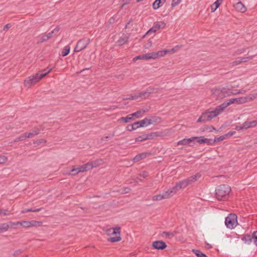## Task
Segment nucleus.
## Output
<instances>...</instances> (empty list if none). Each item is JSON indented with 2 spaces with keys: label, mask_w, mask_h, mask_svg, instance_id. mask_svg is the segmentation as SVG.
Here are the masks:
<instances>
[{
  "label": "nucleus",
  "mask_w": 257,
  "mask_h": 257,
  "mask_svg": "<svg viewBox=\"0 0 257 257\" xmlns=\"http://www.w3.org/2000/svg\"><path fill=\"white\" fill-rule=\"evenodd\" d=\"M153 247L156 249H163L167 246L166 243L162 240L155 241L152 243Z\"/></svg>",
  "instance_id": "1a4fd4ad"
},
{
  "label": "nucleus",
  "mask_w": 257,
  "mask_h": 257,
  "mask_svg": "<svg viewBox=\"0 0 257 257\" xmlns=\"http://www.w3.org/2000/svg\"><path fill=\"white\" fill-rule=\"evenodd\" d=\"M128 39V36L126 35H123L119 38L117 42L119 45H122L127 42Z\"/></svg>",
  "instance_id": "7c9ffc66"
},
{
  "label": "nucleus",
  "mask_w": 257,
  "mask_h": 257,
  "mask_svg": "<svg viewBox=\"0 0 257 257\" xmlns=\"http://www.w3.org/2000/svg\"><path fill=\"white\" fill-rule=\"evenodd\" d=\"M211 91L213 94L215 95H218L220 94H222L223 95L221 97H225L226 96V94L227 95L229 96L230 94H228V91L225 89V88H222V89H218V88H213L211 90Z\"/></svg>",
  "instance_id": "9d476101"
},
{
  "label": "nucleus",
  "mask_w": 257,
  "mask_h": 257,
  "mask_svg": "<svg viewBox=\"0 0 257 257\" xmlns=\"http://www.w3.org/2000/svg\"><path fill=\"white\" fill-rule=\"evenodd\" d=\"M179 191L178 188L176 187V185H175L174 186L172 187L171 188L169 189L165 192L166 193L167 196H168V198L174 196Z\"/></svg>",
  "instance_id": "2eb2a0df"
},
{
  "label": "nucleus",
  "mask_w": 257,
  "mask_h": 257,
  "mask_svg": "<svg viewBox=\"0 0 257 257\" xmlns=\"http://www.w3.org/2000/svg\"><path fill=\"white\" fill-rule=\"evenodd\" d=\"M106 233L108 235H114L120 234V227L117 226L113 228H110L106 230Z\"/></svg>",
  "instance_id": "4468645a"
},
{
  "label": "nucleus",
  "mask_w": 257,
  "mask_h": 257,
  "mask_svg": "<svg viewBox=\"0 0 257 257\" xmlns=\"http://www.w3.org/2000/svg\"><path fill=\"white\" fill-rule=\"evenodd\" d=\"M126 130L128 131H132L134 130V128L133 127V124H131L128 125L126 127Z\"/></svg>",
  "instance_id": "680f3d73"
},
{
  "label": "nucleus",
  "mask_w": 257,
  "mask_h": 257,
  "mask_svg": "<svg viewBox=\"0 0 257 257\" xmlns=\"http://www.w3.org/2000/svg\"><path fill=\"white\" fill-rule=\"evenodd\" d=\"M252 239V235L251 236L249 234H246L243 235L241 237V240L245 243L247 244H250Z\"/></svg>",
  "instance_id": "393cba45"
},
{
  "label": "nucleus",
  "mask_w": 257,
  "mask_h": 257,
  "mask_svg": "<svg viewBox=\"0 0 257 257\" xmlns=\"http://www.w3.org/2000/svg\"><path fill=\"white\" fill-rule=\"evenodd\" d=\"M77 168L76 166H73L72 169L71 170L70 172L68 174L69 175H73L75 176L78 174L77 173Z\"/></svg>",
  "instance_id": "ea45409f"
},
{
  "label": "nucleus",
  "mask_w": 257,
  "mask_h": 257,
  "mask_svg": "<svg viewBox=\"0 0 257 257\" xmlns=\"http://www.w3.org/2000/svg\"><path fill=\"white\" fill-rule=\"evenodd\" d=\"M254 58V56H249L246 57H239L241 62L242 63H246L251 60H252Z\"/></svg>",
  "instance_id": "4c0bfd02"
},
{
  "label": "nucleus",
  "mask_w": 257,
  "mask_h": 257,
  "mask_svg": "<svg viewBox=\"0 0 257 257\" xmlns=\"http://www.w3.org/2000/svg\"><path fill=\"white\" fill-rule=\"evenodd\" d=\"M8 161V157L5 156H0V164H4Z\"/></svg>",
  "instance_id": "de8ad7c7"
},
{
  "label": "nucleus",
  "mask_w": 257,
  "mask_h": 257,
  "mask_svg": "<svg viewBox=\"0 0 257 257\" xmlns=\"http://www.w3.org/2000/svg\"><path fill=\"white\" fill-rule=\"evenodd\" d=\"M9 227V224L7 223L0 224V230L2 232L7 231Z\"/></svg>",
  "instance_id": "e433bc0d"
},
{
  "label": "nucleus",
  "mask_w": 257,
  "mask_h": 257,
  "mask_svg": "<svg viewBox=\"0 0 257 257\" xmlns=\"http://www.w3.org/2000/svg\"><path fill=\"white\" fill-rule=\"evenodd\" d=\"M142 60H149V57L148 53L142 55Z\"/></svg>",
  "instance_id": "052dcab7"
},
{
  "label": "nucleus",
  "mask_w": 257,
  "mask_h": 257,
  "mask_svg": "<svg viewBox=\"0 0 257 257\" xmlns=\"http://www.w3.org/2000/svg\"><path fill=\"white\" fill-rule=\"evenodd\" d=\"M246 97H247V99H246L247 101L249 102V101L252 100L253 99L257 98V93L253 94H250L249 96H247Z\"/></svg>",
  "instance_id": "a19ab883"
},
{
  "label": "nucleus",
  "mask_w": 257,
  "mask_h": 257,
  "mask_svg": "<svg viewBox=\"0 0 257 257\" xmlns=\"http://www.w3.org/2000/svg\"><path fill=\"white\" fill-rule=\"evenodd\" d=\"M141 177H143V178H146L148 176V173L147 172L144 171L142 173H140L139 175Z\"/></svg>",
  "instance_id": "5fc2aeb1"
},
{
  "label": "nucleus",
  "mask_w": 257,
  "mask_h": 257,
  "mask_svg": "<svg viewBox=\"0 0 257 257\" xmlns=\"http://www.w3.org/2000/svg\"><path fill=\"white\" fill-rule=\"evenodd\" d=\"M121 238L120 236V235H118L117 236L115 237H111L108 239V241L111 242H117L120 240H121Z\"/></svg>",
  "instance_id": "c9c22d12"
},
{
  "label": "nucleus",
  "mask_w": 257,
  "mask_h": 257,
  "mask_svg": "<svg viewBox=\"0 0 257 257\" xmlns=\"http://www.w3.org/2000/svg\"><path fill=\"white\" fill-rule=\"evenodd\" d=\"M208 115L206 111L205 113L202 114V115L199 117V118L197 119V122H204L207 121H209Z\"/></svg>",
  "instance_id": "4be33fe9"
},
{
  "label": "nucleus",
  "mask_w": 257,
  "mask_h": 257,
  "mask_svg": "<svg viewBox=\"0 0 257 257\" xmlns=\"http://www.w3.org/2000/svg\"><path fill=\"white\" fill-rule=\"evenodd\" d=\"M0 214H2L4 216H8L11 214V211L8 210H3L0 209Z\"/></svg>",
  "instance_id": "c03bdc74"
},
{
  "label": "nucleus",
  "mask_w": 257,
  "mask_h": 257,
  "mask_svg": "<svg viewBox=\"0 0 257 257\" xmlns=\"http://www.w3.org/2000/svg\"><path fill=\"white\" fill-rule=\"evenodd\" d=\"M246 51V48H243L241 49H239L235 52V54L236 55H240L244 52H245Z\"/></svg>",
  "instance_id": "3c124183"
},
{
  "label": "nucleus",
  "mask_w": 257,
  "mask_h": 257,
  "mask_svg": "<svg viewBox=\"0 0 257 257\" xmlns=\"http://www.w3.org/2000/svg\"><path fill=\"white\" fill-rule=\"evenodd\" d=\"M155 29H154V28L152 27L147 33V34H149L151 33H155L157 32L156 31H155Z\"/></svg>",
  "instance_id": "774afa93"
},
{
  "label": "nucleus",
  "mask_w": 257,
  "mask_h": 257,
  "mask_svg": "<svg viewBox=\"0 0 257 257\" xmlns=\"http://www.w3.org/2000/svg\"><path fill=\"white\" fill-rule=\"evenodd\" d=\"M138 60H142V55L137 56L133 58V61H136Z\"/></svg>",
  "instance_id": "0e129e2a"
},
{
  "label": "nucleus",
  "mask_w": 257,
  "mask_h": 257,
  "mask_svg": "<svg viewBox=\"0 0 257 257\" xmlns=\"http://www.w3.org/2000/svg\"><path fill=\"white\" fill-rule=\"evenodd\" d=\"M133 116L132 115V114H130L127 115L126 117H120L118 120V121H123L125 123H127V122H128L129 121H130V120L133 119Z\"/></svg>",
  "instance_id": "473e14b6"
},
{
  "label": "nucleus",
  "mask_w": 257,
  "mask_h": 257,
  "mask_svg": "<svg viewBox=\"0 0 257 257\" xmlns=\"http://www.w3.org/2000/svg\"><path fill=\"white\" fill-rule=\"evenodd\" d=\"M11 27V25L10 24H6L3 29L4 31H7L8 29L10 28Z\"/></svg>",
  "instance_id": "e2e57ef3"
},
{
  "label": "nucleus",
  "mask_w": 257,
  "mask_h": 257,
  "mask_svg": "<svg viewBox=\"0 0 257 257\" xmlns=\"http://www.w3.org/2000/svg\"><path fill=\"white\" fill-rule=\"evenodd\" d=\"M245 92V90L242 91V90H236L235 92H231V94L235 95V94H241V93H244Z\"/></svg>",
  "instance_id": "4d7b16f0"
},
{
  "label": "nucleus",
  "mask_w": 257,
  "mask_h": 257,
  "mask_svg": "<svg viewBox=\"0 0 257 257\" xmlns=\"http://www.w3.org/2000/svg\"><path fill=\"white\" fill-rule=\"evenodd\" d=\"M233 103H235V99L234 98L229 99L227 101L224 102L223 103H222V104H221L219 105L220 107L221 108L220 110H222V111H223V110L226 107H227L229 105H230L231 104H233Z\"/></svg>",
  "instance_id": "6ab92c4d"
},
{
  "label": "nucleus",
  "mask_w": 257,
  "mask_h": 257,
  "mask_svg": "<svg viewBox=\"0 0 257 257\" xmlns=\"http://www.w3.org/2000/svg\"><path fill=\"white\" fill-rule=\"evenodd\" d=\"M90 39L88 38H83L79 40L74 48V52H78L84 49L89 44Z\"/></svg>",
  "instance_id": "423d86ee"
},
{
  "label": "nucleus",
  "mask_w": 257,
  "mask_h": 257,
  "mask_svg": "<svg viewBox=\"0 0 257 257\" xmlns=\"http://www.w3.org/2000/svg\"><path fill=\"white\" fill-rule=\"evenodd\" d=\"M241 63V61H240V59L239 58H237L236 60L233 61L232 62H231L230 63V64L232 66H237L238 65H239Z\"/></svg>",
  "instance_id": "a18cd8bd"
},
{
  "label": "nucleus",
  "mask_w": 257,
  "mask_h": 257,
  "mask_svg": "<svg viewBox=\"0 0 257 257\" xmlns=\"http://www.w3.org/2000/svg\"><path fill=\"white\" fill-rule=\"evenodd\" d=\"M11 223L13 225H20L21 226H23V221H17V222H11Z\"/></svg>",
  "instance_id": "bf43d9fd"
},
{
  "label": "nucleus",
  "mask_w": 257,
  "mask_h": 257,
  "mask_svg": "<svg viewBox=\"0 0 257 257\" xmlns=\"http://www.w3.org/2000/svg\"><path fill=\"white\" fill-rule=\"evenodd\" d=\"M188 144L187 142V139H184L178 142V145H186Z\"/></svg>",
  "instance_id": "8fccbe9b"
},
{
  "label": "nucleus",
  "mask_w": 257,
  "mask_h": 257,
  "mask_svg": "<svg viewBox=\"0 0 257 257\" xmlns=\"http://www.w3.org/2000/svg\"><path fill=\"white\" fill-rule=\"evenodd\" d=\"M151 135L148 134H144L141 136H139L138 137L135 139L136 142H142L144 141L147 140L150 138Z\"/></svg>",
  "instance_id": "bb28decb"
},
{
  "label": "nucleus",
  "mask_w": 257,
  "mask_h": 257,
  "mask_svg": "<svg viewBox=\"0 0 257 257\" xmlns=\"http://www.w3.org/2000/svg\"><path fill=\"white\" fill-rule=\"evenodd\" d=\"M223 0H216L211 6V12H214L219 7Z\"/></svg>",
  "instance_id": "cd10ccee"
},
{
  "label": "nucleus",
  "mask_w": 257,
  "mask_h": 257,
  "mask_svg": "<svg viewBox=\"0 0 257 257\" xmlns=\"http://www.w3.org/2000/svg\"><path fill=\"white\" fill-rule=\"evenodd\" d=\"M41 210H42L41 208H37L36 209H33L32 208L25 209L22 211V213H24L30 212H37L40 211Z\"/></svg>",
  "instance_id": "58836bf2"
},
{
  "label": "nucleus",
  "mask_w": 257,
  "mask_h": 257,
  "mask_svg": "<svg viewBox=\"0 0 257 257\" xmlns=\"http://www.w3.org/2000/svg\"><path fill=\"white\" fill-rule=\"evenodd\" d=\"M70 47L69 45H66L63 49L61 55L62 56L65 57L67 56L70 52Z\"/></svg>",
  "instance_id": "72a5a7b5"
},
{
  "label": "nucleus",
  "mask_w": 257,
  "mask_h": 257,
  "mask_svg": "<svg viewBox=\"0 0 257 257\" xmlns=\"http://www.w3.org/2000/svg\"><path fill=\"white\" fill-rule=\"evenodd\" d=\"M201 177V175L199 173H196V174L188 178L185 179L188 185L192 184V183L196 182Z\"/></svg>",
  "instance_id": "ddd939ff"
},
{
  "label": "nucleus",
  "mask_w": 257,
  "mask_h": 257,
  "mask_svg": "<svg viewBox=\"0 0 257 257\" xmlns=\"http://www.w3.org/2000/svg\"><path fill=\"white\" fill-rule=\"evenodd\" d=\"M52 68H50L48 70L47 69H44V70H43V72L42 73H46V75L49 73H50L52 71Z\"/></svg>",
  "instance_id": "69168bd1"
},
{
  "label": "nucleus",
  "mask_w": 257,
  "mask_h": 257,
  "mask_svg": "<svg viewBox=\"0 0 257 257\" xmlns=\"http://www.w3.org/2000/svg\"><path fill=\"white\" fill-rule=\"evenodd\" d=\"M175 185H176V187L178 188L179 191L182 189L186 188L188 186L187 182H186L185 179L176 183Z\"/></svg>",
  "instance_id": "aec40b11"
},
{
  "label": "nucleus",
  "mask_w": 257,
  "mask_h": 257,
  "mask_svg": "<svg viewBox=\"0 0 257 257\" xmlns=\"http://www.w3.org/2000/svg\"><path fill=\"white\" fill-rule=\"evenodd\" d=\"M160 118L156 116H151L150 118H145L144 119L138 121L139 126L140 127H146L151 124H153L158 122V120H160Z\"/></svg>",
  "instance_id": "39448f33"
},
{
  "label": "nucleus",
  "mask_w": 257,
  "mask_h": 257,
  "mask_svg": "<svg viewBox=\"0 0 257 257\" xmlns=\"http://www.w3.org/2000/svg\"><path fill=\"white\" fill-rule=\"evenodd\" d=\"M252 239L253 243L257 246V230L253 232L252 234Z\"/></svg>",
  "instance_id": "49530a36"
},
{
  "label": "nucleus",
  "mask_w": 257,
  "mask_h": 257,
  "mask_svg": "<svg viewBox=\"0 0 257 257\" xmlns=\"http://www.w3.org/2000/svg\"><path fill=\"white\" fill-rule=\"evenodd\" d=\"M148 110L141 109L137 111L136 112L132 114L133 116H135L137 118H139L142 117L144 115V114Z\"/></svg>",
  "instance_id": "c85d7f7f"
},
{
  "label": "nucleus",
  "mask_w": 257,
  "mask_h": 257,
  "mask_svg": "<svg viewBox=\"0 0 257 257\" xmlns=\"http://www.w3.org/2000/svg\"><path fill=\"white\" fill-rule=\"evenodd\" d=\"M231 191V188L227 185H221L215 189V196L218 200H226Z\"/></svg>",
  "instance_id": "f257e3e1"
},
{
  "label": "nucleus",
  "mask_w": 257,
  "mask_h": 257,
  "mask_svg": "<svg viewBox=\"0 0 257 257\" xmlns=\"http://www.w3.org/2000/svg\"><path fill=\"white\" fill-rule=\"evenodd\" d=\"M195 140L200 144H208L209 143V140L206 138H204L203 137H194Z\"/></svg>",
  "instance_id": "b1692460"
},
{
  "label": "nucleus",
  "mask_w": 257,
  "mask_h": 257,
  "mask_svg": "<svg viewBox=\"0 0 257 257\" xmlns=\"http://www.w3.org/2000/svg\"><path fill=\"white\" fill-rule=\"evenodd\" d=\"M225 224L227 228H234L237 224V216L235 214H229L225 218Z\"/></svg>",
  "instance_id": "20e7f679"
},
{
  "label": "nucleus",
  "mask_w": 257,
  "mask_h": 257,
  "mask_svg": "<svg viewBox=\"0 0 257 257\" xmlns=\"http://www.w3.org/2000/svg\"><path fill=\"white\" fill-rule=\"evenodd\" d=\"M234 7L236 11L241 13H244L246 10V9L244 5L240 2L236 3L234 5Z\"/></svg>",
  "instance_id": "dca6fc26"
},
{
  "label": "nucleus",
  "mask_w": 257,
  "mask_h": 257,
  "mask_svg": "<svg viewBox=\"0 0 257 257\" xmlns=\"http://www.w3.org/2000/svg\"><path fill=\"white\" fill-rule=\"evenodd\" d=\"M166 23L163 21L156 22L154 23L153 27L155 31H158L161 29H164L165 27Z\"/></svg>",
  "instance_id": "f3484780"
},
{
  "label": "nucleus",
  "mask_w": 257,
  "mask_h": 257,
  "mask_svg": "<svg viewBox=\"0 0 257 257\" xmlns=\"http://www.w3.org/2000/svg\"><path fill=\"white\" fill-rule=\"evenodd\" d=\"M139 95H140V93H137V94H135L134 95H132L131 97L130 98V99H131L132 100L137 99L138 98H140V96Z\"/></svg>",
  "instance_id": "6e6d98bb"
},
{
  "label": "nucleus",
  "mask_w": 257,
  "mask_h": 257,
  "mask_svg": "<svg viewBox=\"0 0 257 257\" xmlns=\"http://www.w3.org/2000/svg\"><path fill=\"white\" fill-rule=\"evenodd\" d=\"M102 160H97L95 162H88L85 164L81 166H77V173H82L87 171L88 170L91 169L93 168L96 167L98 164H100L102 163Z\"/></svg>",
  "instance_id": "7ed1b4c3"
},
{
  "label": "nucleus",
  "mask_w": 257,
  "mask_h": 257,
  "mask_svg": "<svg viewBox=\"0 0 257 257\" xmlns=\"http://www.w3.org/2000/svg\"><path fill=\"white\" fill-rule=\"evenodd\" d=\"M42 225V222L35 220L23 221V226L25 227H31L33 226H41Z\"/></svg>",
  "instance_id": "6e6552de"
},
{
  "label": "nucleus",
  "mask_w": 257,
  "mask_h": 257,
  "mask_svg": "<svg viewBox=\"0 0 257 257\" xmlns=\"http://www.w3.org/2000/svg\"><path fill=\"white\" fill-rule=\"evenodd\" d=\"M150 153H142L136 156L133 159L134 162H137L140 160H142L146 158Z\"/></svg>",
  "instance_id": "a211bd4d"
},
{
  "label": "nucleus",
  "mask_w": 257,
  "mask_h": 257,
  "mask_svg": "<svg viewBox=\"0 0 257 257\" xmlns=\"http://www.w3.org/2000/svg\"><path fill=\"white\" fill-rule=\"evenodd\" d=\"M131 191V188L129 187H124L123 188V191L121 192V194H126L130 192Z\"/></svg>",
  "instance_id": "864d4df0"
},
{
  "label": "nucleus",
  "mask_w": 257,
  "mask_h": 257,
  "mask_svg": "<svg viewBox=\"0 0 257 257\" xmlns=\"http://www.w3.org/2000/svg\"><path fill=\"white\" fill-rule=\"evenodd\" d=\"M132 124H133V127L134 130H136L137 128H138L139 127H140V126H139V123L138 122V121L134 122V123H132Z\"/></svg>",
  "instance_id": "13d9d810"
},
{
  "label": "nucleus",
  "mask_w": 257,
  "mask_h": 257,
  "mask_svg": "<svg viewBox=\"0 0 257 257\" xmlns=\"http://www.w3.org/2000/svg\"><path fill=\"white\" fill-rule=\"evenodd\" d=\"M228 136V134H225L223 136H220L218 138H215L214 139V142H220L223 141V140L225 139L226 137Z\"/></svg>",
  "instance_id": "79ce46f5"
},
{
  "label": "nucleus",
  "mask_w": 257,
  "mask_h": 257,
  "mask_svg": "<svg viewBox=\"0 0 257 257\" xmlns=\"http://www.w3.org/2000/svg\"><path fill=\"white\" fill-rule=\"evenodd\" d=\"M220 106H217L214 110L212 111H207V113L208 115L209 119L211 120L212 118L215 117L219 114H220L223 111L220 110Z\"/></svg>",
  "instance_id": "0eeeda50"
},
{
  "label": "nucleus",
  "mask_w": 257,
  "mask_h": 257,
  "mask_svg": "<svg viewBox=\"0 0 257 257\" xmlns=\"http://www.w3.org/2000/svg\"><path fill=\"white\" fill-rule=\"evenodd\" d=\"M167 198H168V196H167L166 192H165L163 194H159L153 196L152 200L153 201H159Z\"/></svg>",
  "instance_id": "a878e982"
},
{
  "label": "nucleus",
  "mask_w": 257,
  "mask_h": 257,
  "mask_svg": "<svg viewBox=\"0 0 257 257\" xmlns=\"http://www.w3.org/2000/svg\"><path fill=\"white\" fill-rule=\"evenodd\" d=\"M149 59H155L157 58V52H153L152 53H148Z\"/></svg>",
  "instance_id": "37998d69"
},
{
  "label": "nucleus",
  "mask_w": 257,
  "mask_h": 257,
  "mask_svg": "<svg viewBox=\"0 0 257 257\" xmlns=\"http://www.w3.org/2000/svg\"><path fill=\"white\" fill-rule=\"evenodd\" d=\"M22 253V250H16L14 253V255L15 256H17L19 254H20V253Z\"/></svg>",
  "instance_id": "338daca9"
},
{
  "label": "nucleus",
  "mask_w": 257,
  "mask_h": 257,
  "mask_svg": "<svg viewBox=\"0 0 257 257\" xmlns=\"http://www.w3.org/2000/svg\"><path fill=\"white\" fill-rule=\"evenodd\" d=\"M166 0H156L153 4V8L154 10L159 9L162 6L165 2Z\"/></svg>",
  "instance_id": "5701e85b"
},
{
  "label": "nucleus",
  "mask_w": 257,
  "mask_h": 257,
  "mask_svg": "<svg viewBox=\"0 0 257 257\" xmlns=\"http://www.w3.org/2000/svg\"><path fill=\"white\" fill-rule=\"evenodd\" d=\"M40 130L38 128H35L31 132L27 133L28 138H32L40 133Z\"/></svg>",
  "instance_id": "c756f323"
},
{
  "label": "nucleus",
  "mask_w": 257,
  "mask_h": 257,
  "mask_svg": "<svg viewBox=\"0 0 257 257\" xmlns=\"http://www.w3.org/2000/svg\"><path fill=\"white\" fill-rule=\"evenodd\" d=\"M53 34V32H51L48 33L47 34H46V35L43 36L38 41V44L41 43L42 42H45V41H47L48 40L50 39V38H51L52 37Z\"/></svg>",
  "instance_id": "412c9836"
},
{
  "label": "nucleus",
  "mask_w": 257,
  "mask_h": 257,
  "mask_svg": "<svg viewBox=\"0 0 257 257\" xmlns=\"http://www.w3.org/2000/svg\"><path fill=\"white\" fill-rule=\"evenodd\" d=\"M19 137L21 141L25 140V139L28 138L27 133H25L21 135L20 136H19Z\"/></svg>",
  "instance_id": "603ef678"
},
{
  "label": "nucleus",
  "mask_w": 257,
  "mask_h": 257,
  "mask_svg": "<svg viewBox=\"0 0 257 257\" xmlns=\"http://www.w3.org/2000/svg\"><path fill=\"white\" fill-rule=\"evenodd\" d=\"M257 124V120H252L251 121H245L244 122L241 126L240 127V129H247L249 127H254Z\"/></svg>",
  "instance_id": "f8f14e48"
},
{
  "label": "nucleus",
  "mask_w": 257,
  "mask_h": 257,
  "mask_svg": "<svg viewBox=\"0 0 257 257\" xmlns=\"http://www.w3.org/2000/svg\"><path fill=\"white\" fill-rule=\"evenodd\" d=\"M169 52V50L167 49L156 52L157 54V58L165 56Z\"/></svg>",
  "instance_id": "f704fd0d"
},
{
  "label": "nucleus",
  "mask_w": 257,
  "mask_h": 257,
  "mask_svg": "<svg viewBox=\"0 0 257 257\" xmlns=\"http://www.w3.org/2000/svg\"><path fill=\"white\" fill-rule=\"evenodd\" d=\"M235 103L240 104H243L246 102H247V97H240L238 98H235Z\"/></svg>",
  "instance_id": "2f4dec72"
},
{
  "label": "nucleus",
  "mask_w": 257,
  "mask_h": 257,
  "mask_svg": "<svg viewBox=\"0 0 257 257\" xmlns=\"http://www.w3.org/2000/svg\"><path fill=\"white\" fill-rule=\"evenodd\" d=\"M154 88L150 87L146 91L140 92V98L143 99L148 98L151 94L154 93Z\"/></svg>",
  "instance_id": "9b49d317"
},
{
  "label": "nucleus",
  "mask_w": 257,
  "mask_h": 257,
  "mask_svg": "<svg viewBox=\"0 0 257 257\" xmlns=\"http://www.w3.org/2000/svg\"><path fill=\"white\" fill-rule=\"evenodd\" d=\"M181 1L182 0H172L171 6L172 7H175L178 5L181 2Z\"/></svg>",
  "instance_id": "09e8293b"
},
{
  "label": "nucleus",
  "mask_w": 257,
  "mask_h": 257,
  "mask_svg": "<svg viewBox=\"0 0 257 257\" xmlns=\"http://www.w3.org/2000/svg\"><path fill=\"white\" fill-rule=\"evenodd\" d=\"M45 76L46 73H36L27 78L24 80V84L25 87L30 88L33 85L38 83Z\"/></svg>",
  "instance_id": "f03ea898"
}]
</instances>
